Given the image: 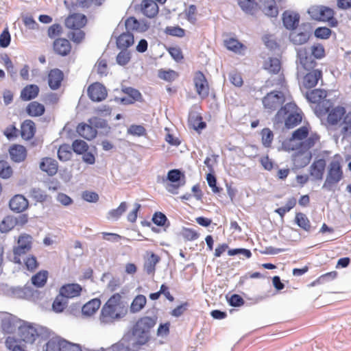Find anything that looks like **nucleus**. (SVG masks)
Here are the masks:
<instances>
[{
    "mask_svg": "<svg viewBox=\"0 0 351 351\" xmlns=\"http://www.w3.org/2000/svg\"><path fill=\"white\" fill-rule=\"evenodd\" d=\"M157 313L140 317L122 338L110 346L112 351H139L152 339V330L157 324Z\"/></svg>",
    "mask_w": 351,
    "mask_h": 351,
    "instance_id": "obj_1",
    "label": "nucleus"
},
{
    "mask_svg": "<svg viewBox=\"0 0 351 351\" xmlns=\"http://www.w3.org/2000/svg\"><path fill=\"white\" fill-rule=\"evenodd\" d=\"M298 106L294 102H289L282 106L273 119L274 127L283 123L287 129H291L299 125L302 120V114L297 112Z\"/></svg>",
    "mask_w": 351,
    "mask_h": 351,
    "instance_id": "obj_2",
    "label": "nucleus"
},
{
    "mask_svg": "<svg viewBox=\"0 0 351 351\" xmlns=\"http://www.w3.org/2000/svg\"><path fill=\"white\" fill-rule=\"evenodd\" d=\"M325 56V49L321 43H315L312 45L311 53L306 47H301L297 49V61H299L302 68L306 71H311L315 69L317 65L315 60L322 59Z\"/></svg>",
    "mask_w": 351,
    "mask_h": 351,
    "instance_id": "obj_3",
    "label": "nucleus"
},
{
    "mask_svg": "<svg viewBox=\"0 0 351 351\" xmlns=\"http://www.w3.org/2000/svg\"><path fill=\"white\" fill-rule=\"evenodd\" d=\"M343 177L342 167L338 160H332L328 166L326 180L322 185V189L333 191L334 186L339 182Z\"/></svg>",
    "mask_w": 351,
    "mask_h": 351,
    "instance_id": "obj_4",
    "label": "nucleus"
},
{
    "mask_svg": "<svg viewBox=\"0 0 351 351\" xmlns=\"http://www.w3.org/2000/svg\"><path fill=\"white\" fill-rule=\"evenodd\" d=\"M332 103L329 99H325L319 104L322 114L328 113L327 121L331 125H335L346 114V109L343 106H338L332 108Z\"/></svg>",
    "mask_w": 351,
    "mask_h": 351,
    "instance_id": "obj_5",
    "label": "nucleus"
},
{
    "mask_svg": "<svg viewBox=\"0 0 351 351\" xmlns=\"http://www.w3.org/2000/svg\"><path fill=\"white\" fill-rule=\"evenodd\" d=\"M128 313V308L119 306V309L104 304L101 310L99 320L101 324L108 325L114 324L115 321L119 320L125 316Z\"/></svg>",
    "mask_w": 351,
    "mask_h": 351,
    "instance_id": "obj_6",
    "label": "nucleus"
},
{
    "mask_svg": "<svg viewBox=\"0 0 351 351\" xmlns=\"http://www.w3.org/2000/svg\"><path fill=\"white\" fill-rule=\"evenodd\" d=\"M312 32V25L308 23H303L300 25L298 30L291 31L289 39L294 45H302L307 43L310 40Z\"/></svg>",
    "mask_w": 351,
    "mask_h": 351,
    "instance_id": "obj_7",
    "label": "nucleus"
},
{
    "mask_svg": "<svg viewBox=\"0 0 351 351\" xmlns=\"http://www.w3.org/2000/svg\"><path fill=\"white\" fill-rule=\"evenodd\" d=\"M285 101L284 94L280 90H272L262 99L263 107L269 112H272L280 108Z\"/></svg>",
    "mask_w": 351,
    "mask_h": 351,
    "instance_id": "obj_8",
    "label": "nucleus"
},
{
    "mask_svg": "<svg viewBox=\"0 0 351 351\" xmlns=\"http://www.w3.org/2000/svg\"><path fill=\"white\" fill-rule=\"evenodd\" d=\"M166 180L171 183H167V190L172 194H177V189L184 186L186 183L184 173L179 169H171L168 171Z\"/></svg>",
    "mask_w": 351,
    "mask_h": 351,
    "instance_id": "obj_9",
    "label": "nucleus"
},
{
    "mask_svg": "<svg viewBox=\"0 0 351 351\" xmlns=\"http://www.w3.org/2000/svg\"><path fill=\"white\" fill-rule=\"evenodd\" d=\"M22 324L19 326V335L20 340L26 343L32 344L36 339V329L32 323L22 320Z\"/></svg>",
    "mask_w": 351,
    "mask_h": 351,
    "instance_id": "obj_10",
    "label": "nucleus"
},
{
    "mask_svg": "<svg viewBox=\"0 0 351 351\" xmlns=\"http://www.w3.org/2000/svg\"><path fill=\"white\" fill-rule=\"evenodd\" d=\"M33 245V237L27 233L20 234L17 239V245L13 247V254L24 255L29 252Z\"/></svg>",
    "mask_w": 351,
    "mask_h": 351,
    "instance_id": "obj_11",
    "label": "nucleus"
},
{
    "mask_svg": "<svg viewBox=\"0 0 351 351\" xmlns=\"http://www.w3.org/2000/svg\"><path fill=\"white\" fill-rule=\"evenodd\" d=\"M87 93L90 100L97 102L104 100L108 95L106 88L99 82L90 84L88 88Z\"/></svg>",
    "mask_w": 351,
    "mask_h": 351,
    "instance_id": "obj_12",
    "label": "nucleus"
},
{
    "mask_svg": "<svg viewBox=\"0 0 351 351\" xmlns=\"http://www.w3.org/2000/svg\"><path fill=\"white\" fill-rule=\"evenodd\" d=\"M300 16L298 12L285 10L282 13V24L286 29L289 31L295 30L299 27Z\"/></svg>",
    "mask_w": 351,
    "mask_h": 351,
    "instance_id": "obj_13",
    "label": "nucleus"
},
{
    "mask_svg": "<svg viewBox=\"0 0 351 351\" xmlns=\"http://www.w3.org/2000/svg\"><path fill=\"white\" fill-rule=\"evenodd\" d=\"M87 23L86 15L80 13H74L65 20V25L71 29H80L84 27Z\"/></svg>",
    "mask_w": 351,
    "mask_h": 351,
    "instance_id": "obj_14",
    "label": "nucleus"
},
{
    "mask_svg": "<svg viewBox=\"0 0 351 351\" xmlns=\"http://www.w3.org/2000/svg\"><path fill=\"white\" fill-rule=\"evenodd\" d=\"M64 73L58 68L51 69L48 73V85L49 88L56 90H58L62 84L64 80Z\"/></svg>",
    "mask_w": 351,
    "mask_h": 351,
    "instance_id": "obj_15",
    "label": "nucleus"
},
{
    "mask_svg": "<svg viewBox=\"0 0 351 351\" xmlns=\"http://www.w3.org/2000/svg\"><path fill=\"white\" fill-rule=\"evenodd\" d=\"M326 166V162L324 158L315 160L310 167V176L314 180H321Z\"/></svg>",
    "mask_w": 351,
    "mask_h": 351,
    "instance_id": "obj_16",
    "label": "nucleus"
},
{
    "mask_svg": "<svg viewBox=\"0 0 351 351\" xmlns=\"http://www.w3.org/2000/svg\"><path fill=\"white\" fill-rule=\"evenodd\" d=\"M22 320L16 316L9 314L8 317H4L1 321L2 329L7 333H13L16 328L19 330V324H22Z\"/></svg>",
    "mask_w": 351,
    "mask_h": 351,
    "instance_id": "obj_17",
    "label": "nucleus"
},
{
    "mask_svg": "<svg viewBox=\"0 0 351 351\" xmlns=\"http://www.w3.org/2000/svg\"><path fill=\"white\" fill-rule=\"evenodd\" d=\"M82 287L77 283H71L62 285L60 289V296L64 298H73L79 296L82 292Z\"/></svg>",
    "mask_w": 351,
    "mask_h": 351,
    "instance_id": "obj_18",
    "label": "nucleus"
},
{
    "mask_svg": "<svg viewBox=\"0 0 351 351\" xmlns=\"http://www.w3.org/2000/svg\"><path fill=\"white\" fill-rule=\"evenodd\" d=\"M27 199L22 195H16L9 202L10 208L17 213H21L28 207Z\"/></svg>",
    "mask_w": 351,
    "mask_h": 351,
    "instance_id": "obj_19",
    "label": "nucleus"
},
{
    "mask_svg": "<svg viewBox=\"0 0 351 351\" xmlns=\"http://www.w3.org/2000/svg\"><path fill=\"white\" fill-rule=\"evenodd\" d=\"M36 132L34 122L31 119L25 120L21 125L20 134L21 138L25 141L32 139Z\"/></svg>",
    "mask_w": 351,
    "mask_h": 351,
    "instance_id": "obj_20",
    "label": "nucleus"
},
{
    "mask_svg": "<svg viewBox=\"0 0 351 351\" xmlns=\"http://www.w3.org/2000/svg\"><path fill=\"white\" fill-rule=\"evenodd\" d=\"M78 134L85 138L87 141H91L94 139L97 134V130H95L90 123H80L77 126L76 129Z\"/></svg>",
    "mask_w": 351,
    "mask_h": 351,
    "instance_id": "obj_21",
    "label": "nucleus"
},
{
    "mask_svg": "<svg viewBox=\"0 0 351 351\" xmlns=\"http://www.w3.org/2000/svg\"><path fill=\"white\" fill-rule=\"evenodd\" d=\"M142 13L147 18L155 17L159 11V8L154 0H143L141 3Z\"/></svg>",
    "mask_w": 351,
    "mask_h": 351,
    "instance_id": "obj_22",
    "label": "nucleus"
},
{
    "mask_svg": "<svg viewBox=\"0 0 351 351\" xmlns=\"http://www.w3.org/2000/svg\"><path fill=\"white\" fill-rule=\"evenodd\" d=\"M10 158L14 162H21L27 157V150L23 145L16 144L12 145L9 149Z\"/></svg>",
    "mask_w": 351,
    "mask_h": 351,
    "instance_id": "obj_23",
    "label": "nucleus"
},
{
    "mask_svg": "<svg viewBox=\"0 0 351 351\" xmlns=\"http://www.w3.org/2000/svg\"><path fill=\"white\" fill-rule=\"evenodd\" d=\"M311 158V152H296L292 156L293 165L297 169H301L307 166Z\"/></svg>",
    "mask_w": 351,
    "mask_h": 351,
    "instance_id": "obj_24",
    "label": "nucleus"
},
{
    "mask_svg": "<svg viewBox=\"0 0 351 351\" xmlns=\"http://www.w3.org/2000/svg\"><path fill=\"white\" fill-rule=\"evenodd\" d=\"M88 123L92 124L95 130L99 129L100 135L108 136L111 132V127L108 125V121L98 117H93L88 119Z\"/></svg>",
    "mask_w": 351,
    "mask_h": 351,
    "instance_id": "obj_25",
    "label": "nucleus"
},
{
    "mask_svg": "<svg viewBox=\"0 0 351 351\" xmlns=\"http://www.w3.org/2000/svg\"><path fill=\"white\" fill-rule=\"evenodd\" d=\"M58 168V162L50 157L43 158L40 162V169L49 176L56 174Z\"/></svg>",
    "mask_w": 351,
    "mask_h": 351,
    "instance_id": "obj_26",
    "label": "nucleus"
},
{
    "mask_svg": "<svg viewBox=\"0 0 351 351\" xmlns=\"http://www.w3.org/2000/svg\"><path fill=\"white\" fill-rule=\"evenodd\" d=\"M308 71V73L304 77L303 83L306 88H311L317 84L319 80L322 77V72L319 69H315V68Z\"/></svg>",
    "mask_w": 351,
    "mask_h": 351,
    "instance_id": "obj_27",
    "label": "nucleus"
},
{
    "mask_svg": "<svg viewBox=\"0 0 351 351\" xmlns=\"http://www.w3.org/2000/svg\"><path fill=\"white\" fill-rule=\"evenodd\" d=\"M53 50L56 53L61 56H67L71 49V46L69 41L66 38H56L53 42Z\"/></svg>",
    "mask_w": 351,
    "mask_h": 351,
    "instance_id": "obj_28",
    "label": "nucleus"
},
{
    "mask_svg": "<svg viewBox=\"0 0 351 351\" xmlns=\"http://www.w3.org/2000/svg\"><path fill=\"white\" fill-rule=\"evenodd\" d=\"M134 34L126 31L117 37V47L119 49L126 50L134 44Z\"/></svg>",
    "mask_w": 351,
    "mask_h": 351,
    "instance_id": "obj_29",
    "label": "nucleus"
},
{
    "mask_svg": "<svg viewBox=\"0 0 351 351\" xmlns=\"http://www.w3.org/2000/svg\"><path fill=\"white\" fill-rule=\"evenodd\" d=\"M39 90L36 84H28L22 89L21 99L25 101L32 100L38 95Z\"/></svg>",
    "mask_w": 351,
    "mask_h": 351,
    "instance_id": "obj_30",
    "label": "nucleus"
},
{
    "mask_svg": "<svg viewBox=\"0 0 351 351\" xmlns=\"http://www.w3.org/2000/svg\"><path fill=\"white\" fill-rule=\"evenodd\" d=\"M25 111L30 117H40L45 113V107L43 104L34 101L27 104Z\"/></svg>",
    "mask_w": 351,
    "mask_h": 351,
    "instance_id": "obj_31",
    "label": "nucleus"
},
{
    "mask_svg": "<svg viewBox=\"0 0 351 351\" xmlns=\"http://www.w3.org/2000/svg\"><path fill=\"white\" fill-rule=\"evenodd\" d=\"M237 3L245 14L253 16L258 10V4L255 0H237Z\"/></svg>",
    "mask_w": 351,
    "mask_h": 351,
    "instance_id": "obj_32",
    "label": "nucleus"
},
{
    "mask_svg": "<svg viewBox=\"0 0 351 351\" xmlns=\"http://www.w3.org/2000/svg\"><path fill=\"white\" fill-rule=\"evenodd\" d=\"M160 261V258L156 254L151 252L149 257L145 260L143 267L144 271L147 274H152L155 272L156 265Z\"/></svg>",
    "mask_w": 351,
    "mask_h": 351,
    "instance_id": "obj_33",
    "label": "nucleus"
},
{
    "mask_svg": "<svg viewBox=\"0 0 351 351\" xmlns=\"http://www.w3.org/2000/svg\"><path fill=\"white\" fill-rule=\"evenodd\" d=\"M100 305L101 300L99 298H93L82 306V313L85 316H90L99 309Z\"/></svg>",
    "mask_w": 351,
    "mask_h": 351,
    "instance_id": "obj_34",
    "label": "nucleus"
},
{
    "mask_svg": "<svg viewBox=\"0 0 351 351\" xmlns=\"http://www.w3.org/2000/svg\"><path fill=\"white\" fill-rule=\"evenodd\" d=\"M326 96V91L324 89L320 88L312 90L306 94V98L312 104L319 103L322 99L323 101L325 100Z\"/></svg>",
    "mask_w": 351,
    "mask_h": 351,
    "instance_id": "obj_35",
    "label": "nucleus"
},
{
    "mask_svg": "<svg viewBox=\"0 0 351 351\" xmlns=\"http://www.w3.org/2000/svg\"><path fill=\"white\" fill-rule=\"evenodd\" d=\"M64 339L56 337L50 339L45 345V351H63Z\"/></svg>",
    "mask_w": 351,
    "mask_h": 351,
    "instance_id": "obj_36",
    "label": "nucleus"
},
{
    "mask_svg": "<svg viewBox=\"0 0 351 351\" xmlns=\"http://www.w3.org/2000/svg\"><path fill=\"white\" fill-rule=\"evenodd\" d=\"M121 91L128 95V98L132 100L134 104L135 101L143 102V97L141 92L133 87L122 86Z\"/></svg>",
    "mask_w": 351,
    "mask_h": 351,
    "instance_id": "obj_37",
    "label": "nucleus"
},
{
    "mask_svg": "<svg viewBox=\"0 0 351 351\" xmlns=\"http://www.w3.org/2000/svg\"><path fill=\"white\" fill-rule=\"evenodd\" d=\"M121 91L128 95V98L132 100L134 104L135 101L143 102V97L141 92L133 87L122 86Z\"/></svg>",
    "mask_w": 351,
    "mask_h": 351,
    "instance_id": "obj_38",
    "label": "nucleus"
},
{
    "mask_svg": "<svg viewBox=\"0 0 351 351\" xmlns=\"http://www.w3.org/2000/svg\"><path fill=\"white\" fill-rule=\"evenodd\" d=\"M294 222L298 227L304 231L310 232L311 230V221L304 213H297Z\"/></svg>",
    "mask_w": 351,
    "mask_h": 351,
    "instance_id": "obj_39",
    "label": "nucleus"
},
{
    "mask_svg": "<svg viewBox=\"0 0 351 351\" xmlns=\"http://www.w3.org/2000/svg\"><path fill=\"white\" fill-rule=\"evenodd\" d=\"M147 302L146 297L143 295H137L132 300L130 311L132 313H136L141 311Z\"/></svg>",
    "mask_w": 351,
    "mask_h": 351,
    "instance_id": "obj_40",
    "label": "nucleus"
},
{
    "mask_svg": "<svg viewBox=\"0 0 351 351\" xmlns=\"http://www.w3.org/2000/svg\"><path fill=\"white\" fill-rule=\"evenodd\" d=\"M48 277V271L41 270L32 277V284L36 287L40 288L45 286Z\"/></svg>",
    "mask_w": 351,
    "mask_h": 351,
    "instance_id": "obj_41",
    "label": "nucleus"
},
{
    "mask_svg": "<svg viewBox=\"0 0 351 351\" xmlns=\"http://www.w3.org/2000/svg\"><path fill=\"white\" fill-rule=\"evenodd\" d=\"M152 222L159 227L169 228L170 221L167 216L160 211H156L154 213L152 219Z\"/></svg>",
    "mask_w": 351,
    "mask_h": 351,
    "instance_id": "obj_42",
    "label": "nucleus"
},
{
    "mask_svg": "<svg viewBox=\"0 0 351 351\" xmlns=\"http://www.w3.org/2000/svg\"><path fill=\"white\" fill-rule=\"evenodd\" d=\"M127 209V203L122 202L117 208L111 209L108 213V219H112L117 221L120 217L125 212Z\"/></svg>",
    "mask_w": 351,
    "mask_h": 351,
    "instance_id": "obj_43",
    "label": "nucleus"
},
{
    "mask_svg": "<svg viewBox=\"0 0 351 351\" xmlns=\"http://www.w3.org/2000/svg\"><path fill=\"white\" fill-rule=\"evenodd\" d=\"M67 303V300L60 296L59 293L52 303V310L56 313H62L66 307Z\"/></svg>",
    "mask_w": 351,
    "mask_h": 351,
    "instance_id": "obj_44",
    "label": "nucleus"
},
{
    "mask_svg": "<svg viewBox=\"0 0 351 351\" xmlns=\"http://www.w3.org/2000/svg\"><path fill=\"white\" fill-rule=\"evenodd\" d=\"M309 133V130L307 127L302 126L295 130L291 134V137L289 139L290 144L295 140L302 141L305 139Z\"/></svg>",
    "mask_w": 351,
    "mask_h": 351,
    "instance_id": "obj_45",
    "label": "nucleus"
},
{
    "mask_svg": "<svg viewBox=\"0 0 351 351\" xmlns=\"http://www.w3.org/2000/svg\"><path fill=\"white\" fill-rule=\"evenodd\" d=\"M72 153L71 147L67 144H63L60 146L58 150V158L61 161H68L71 159Z\"/></svg>",
    "mask_w": 351,
    "mask_h": 351,
    "instance_id": "obj_46",
    "label": "nucleus"
},
{
    "mask_svg": "<svg viewBox=\"0 0 351 351\" xmlns=\"http://www.w3.org/2000/svg\"><path fill=\"white\" fill-rule=\"evenodd\" d=\"M25 299L37 300L40 298V292L27 284L24 286Z\"/></svg>",
    "mask_w": 351,
    "mask_h": 351,
    "instance_id": "obj_47",
    "label": "nucleus"
},
{
    "mask_svg": "<svg viewBox=\"0 0 351 351\" xmlns=\"http://www.w3.org/2000/svg\"><path fill=\"white\" fill-rule=\"evenodd\" d=\"M182 237L189 241H193L199 237V233L193 228L182 227L180 232Z\"/></svg>",
    "mask_w": 351,
    "mask_h": 351,
    "instance_id": "obj_48",
    "label": "nucleus"
},
{
    "mask_svg": "<svg viewBox=\"0 0 351 351\" xmlns=\"http://www.w3.org/2000/svg\"><path fill=\"white\" fill-rule=\"evenodd\" d=\"M16 226L14 217L8 216L0 223V232L7 233Z\"/></svg>",
    "mask_w": 351,
    "mask_h": 351,
    "instance_id": "obj_49",
    "label": "nucleus"
},
{
    "mask_svg": "<svg viewBox=\"0 0 351 351\" xmlns=\"http://www.w3.org/2000/svg\"><path fill=\"white\" fill-rule=\"evenodd\" d=\"M262 143L265 147H270L274 139V133L268 128H265L261 131Z\"/></svg>",
    "mask_w": 351,
    "mask_h": 351,
    "instance_id": "obj_50",
    "label": "nucleus"
},
{
    "mask_svg": "<svg viewBox=\"0 0 351 351\" xmlns=\"http://www.w3.org/2000/svg\"><path fill=\"white\" fill-rule=\"evenodd\" d=\"M285 147L287 150H296L297 152H311L309 149L311 147L307 145L306 141H302L300 142L298 144L295 145L290 144V143H287V145H285Z\"/></svg>",
    "mask_w": 351,
    "mask_h": 351,
    "instance_id": "obj_51",
    "label": "nucleus"
},
{
    "mask_svg": "<svg viewBox=\"0 0 351 351\" xmlns=\"http://www.w3.org/2000/svg\"><path fill=\"white\" fill-rule=\"evenodd\" d=\"M72 149L75 154H83L87 152L88 145L84 141L77 139L73 142Z\"/></svg>",
    "mask_w": 351,
    "mask_h": 351,
    "instance_id": "obj_52",
    "label": "nucleus"
},
{
    "mask_svg": "<svg viewBox=\"0 0 351 351\" xmlns=\"http://www.w3.org/2000/svg\"><path fill=\"white\" fill-rule=\"evenodd\" d=\"M206 180L209 187L211 188L212 191L217 194L222 191L223 189L217 186V180L215 175L213 173H208L206 175Z\"/></svg>",
    "mask_w": 351,
    "mask_h": 351,
    "instance_id": "obj_53",
    "label": "nucleus"
},
{
    "mask_svg": "<svg viewBox=\"0 0 351 351\" xmlns=\"http://www.w3.org/2000/svg\"><path fill=\"white\" fill-rule=\"evenodd\" d=\"M165 33L172 36L182 38L185 36V30L180 26H167Z\"/></svg>",
    "mask_w": 351,
    "mask_h": 351,
    "instance_id": "obj_54",
    "label": "nucleus"
},
{
    "mask_svg": "<svg viewBox=\"0 0 351 351\" xmlns=\"http://www.w3.org/2000/svg\"><path fill=\"white\" fill-rule=\"evenodd\" d=\"M30 195L33 199L37 202L43 203L47 200L46 193L39 188H33L30 191Z\"/></svg>",
    "mask_w": 351,
    "mask_h": 351,
    "instance_id": "obj_55",
    "label": "nucleus"
},
{
    "mask_svg": "<svg viewBox=\"0 0 351 351\" xmlns=\"http://www.w3.org/2000/svg\"><path fill=\"white\" fill-rule=\"evenodd\" d=\"M12 174V169L5 160H0V177L3 179L9 178Z\"/></svg>",
    "mask_w": 351,
    "mask_h": 351,
    "instance_id": "obj_56",
    "label": "nucleus"
},
{
    "mask_svg": "<svg viewBox=\"0 0 351 351\" xmlns=\"http://www.w3.org/2000/svg\"><path fill=\"white\" fill-rule=\"evenodd\" d=\"M319 13V21L330 20V18H332V15L335 14L334 10L332 8L324 5H320Z\"/></svg>",
    "mask_w": 351,
    "mask_h": 351,
    "instance_id": "obj_57",
    "label": "nucleus"
},
{
    "mask_svg": "<svg viewBox=\"0 0 351 351\" xmlns=\"http://www.w3.org/2000/svg\"><path fill=\"white\" fill-rule=\"evenodd\" d=\"M332 34V30L327 27H318L314 31V36L318 39H328Z\"/></svg>",
    "mask_w": 351,
    "mask_h": 351,
    "instance_id": "obj_58",
    "label": "nucleus"
},
{
    "mask_svg": "<svg viewBox=\"0 0 351 351\" xmlns=\"http://www.w3.org/2000/svg\"><path fill=\"white\" fill-rule=\"evenodd\" d=\"M265 3L268 4L265 14L270 17H276L278 14V8L276 6L275 0H265Z\"/></svg>",
    "mask_w": 351,
    "mask_h": 351,
    "instance_id": "obj_59",
    "label": "nucleus"
},
{
    "mask_svg": "<svg viewBox=\"0 0 351 351\" xmlns=\"http://www.w3.org/2000/svg\"><path fill=\"white\" fill-rule=\"evenodd\" d=\"M128 133L136 136H143L146 134L145 128L141 125H131L128 129Z\"/></svg>",
    "mask_w": 351,
    "mask_h": 351,
    "instance_id": "obj_60",
    "label": "nucleus"
},
{
    "mask_svg": "<svg viewBox=\"0 0 351 351\" xmlns=\"http://www.w3.org/2000/svg\"><path fill=\"white\" fill-rule=\"evenodd\" d=\"M139 25L140 21L134 16L128 17L125 22V27L127 32H130V30L138 31Z\"/></svg>",
    "mask_w": 351,
    "mask_h": 351,
    "instance_id": "obj_61",
    "label": "nucleus"
},
{
    "mask_svg": "<svg viewBox=\"0 0 351 351\" xmlns=\"http://www.w3.org/2000/svg\"><path fill=\"white\" fill-rule=\"evenodd\" d=\"M24 264L28 271H34L38 267V263L36 257L33 255H29L25 260H24Z\"/></svg>",
    "mask_w": 351,
    "mask_h": 351,
    "instance_id": "obj_62",
    "label": "nucleus"
},
{
    "mask_svg": "<svg viewBox=\"0 0 351 351\" xmlns=\"http://www.w3.org/2000/svg\"><path fill=\"white\" fill-rule=\"evenodd\" d=\"M228 302L232 307H240L244 304L245 301L240 295L234 293L228 298Z\"/></svg>",
    "mask_w": 351,
    "mask_h": 351,
    "instance_id": "obj_63",
    "label": "nucleus"
},
{
    "mask_svg": "<svg viewBox=\"0 0 351 351\" xmlns=\"http://www.w3.org/2000/svg\"><path fill=\"white\" fill-rule=\"evenodd\" d=\"M343 127L341 129V134L344 136L351 135V112L346 114L343 120Z\"/></svg>",
    "mask_w": 351,
    "mask_h": 351,
    "instance_id": "obj_64",
    "label": "nucleus"
}]
</instances>
